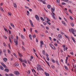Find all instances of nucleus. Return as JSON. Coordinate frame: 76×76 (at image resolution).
Here are the masks:
<instances>
[{
  "label": "nucleus",
  "mask_w": 76,
  "mask_h": 76,
  "mask_svg": "<svg viewBox=\"0 0 76 76\" xmlns=\"http://www.w3.org/2000/svg\"><path fill=\"white\" fill-rule=\"evenodd\" d=\"M40 48H42V45L40 44Z\"/></svg>",
  "instance_id": "13d9d810"
},
{
  "label": "nucleus",
  "mask_w": 76,
  "mask_h": 76,
  "mask_svg": "<svg viewBox=\"0 0 76 76\" xmlns=\"http://www.w3.org/2000/svg\"><path fill=\"white\" fill-rule=\"evenodd\" d=\"M51 15L53 16V19H55V14L53 12V13H51Z\"/></svg>",
  "instance_id": "39448f33"
},
{
  "label": "nucleus",
  "mask_w": 76,
  "mask_h": 76,
  "mask_svg": "<svg viewBox=\"0 0 76 76\" xmlns=\"http://www.w3.org/2000/svg\"><path fill=\"white\" fill-rule=\"evenodd\" d=\"M18 39H14V42L15 43V45H18Z\"/></svg>",
  "instance_id": "f257e3e1"
},
{
  "label": "nucleus",
  "mask_w": 76,
  "mask_h": 76,
  "mask_svg": "<svg viewBox=\"0 0 76 76\" xmlns=\"http://www.w3.org/2000/svg\"><path fill=\"white\" fill-rule=\"evenodd\" d=\"M0 9L2 12H4V10H3V9L2 8V7H0Z\"/></svg>",
  "instance_id": "a211bd4d"
},
{
  "label": "nucleus",
  "mask_w": 76,
  "mask_h": 76,
  "mask_svg": "<svg viewBox=\"0 0 76 76\" xmlns=\"http://www.w3.org/2000/svg\"><path fill=\"white\" fill-rule=\"evenodd\" d=\"M2 54V51H1V50H0V56Z\"/></svg>",
  "instance_id": "052dcab7"
},
{
  "label": "nucleus",
  "mask_w": 76,
  "mask_h": 76,
  "mask_svg": "<svg viewBox=\"0 0 76 76\" xmlns=\"http://www.w3.org/2000/svg\"><path fill=\"white\" fill-rule=\"evenodd\" d=\"M27 73H28V74H29V73H30V71L28 70Z\"/></svg>",
  "instance_id": "e2e57ef3"
},
{
  "label": "nucleus",
  "mask_w": 76,
  "mask_h": 76,
  "mask_svg": "<svg viewBox=\"0 0 76 76\" xmlns=\"http://www.w3.org/2000/svg\"><path fill=\"white\" fill-rule=\"evenodd\" d=\"M19 60L21 62L22 61V59L21 58H19Z\"/></svg>",
  "instance_id": "c756f323"
},
{
  "label": "nucleus",
  "mask_w": 76,
  "mask_h": 76,
  "mask_svg": "<svg viewBox=\"0 0 76 76\" xmlns=\"http://www.w3.org/2000/svg\"><path fill=\"white\" fill-rule=\"evenodd\" d=\"M35 31L37 34H38V31L37 30H35Z\"/></svg>",
  "instance_id": "8fccbe9b"
},
{
  "label": "nucleus",
  "mask_w": 76,
  "mask_h": 76,
  "mask_svg": "<svg viewBox=\"0 0 76 76\" xmlns=\"http://www.w3.org/2000/svg\"><path fill=\"white\" fill-rule=\"evenodd\" d=\"M71 26H72V27H73V26H74V23H71Z\"/></svg>",
  "instance_id": "6ab92c4d"
},
{
  "label": "nucleus",
  "mask_w": 76,
  "mask_h": 76,
  "mask_svg": "<svg viewBox=\"0 0 76 76\" xmlns=\"http://www.w3.org/2000/svg\"><path fill=\"white\" fill-rule=\"evenodd\" d=\"M14 74H15L16 75H20V73L18 71H15L14 72Z\"/></svg>",
  "instance_id": "f03ea898"
},
{
  "label": "nucleus",
  "mask_w": 76,
  "mask_h": 76,
  "mask_svg": "<svg viewBox=\"0 0 76 76\" xmlns=\"http://www.w3.org/2000/svg\"><path fill=\"white\" fill-rule=\"evenodd\" d=\"M3 60L5 61V62H6L7 60V59L6 58H3Z\"/></svg>",
  "instance_id": "1a4fd4ad"
},
{
  "label": "nucleus",
  "mask_w": 76,
  "mask_h": 76,
  "mask_svg": "<svg viewBox=\"0 0 76 76\" xmlns=\"http://www.w3.org/2000/svg\"><path fill=\"white\" fill-rule=\"evenodd\" d=\"M45 74L46 76H50V75L49 74L47 73L46 72H45Z\"/></svg>",
  "instance_id": "6e6552de"
},
{
  "label": "nucleus",
  "mask_w": 76,
  "mask_h": 76,
  "mask_svg": "<svg viewBox=\"0 0 76 76\" xmlns=\"http://www.w3.org/2000/svg\"><path fill=\"white\" fill-rule=\"evenodd\" d=\"M47 7L48 9H50L51 8V5L50 4L48 5Z\"/></svg>",
  "instance_id": "aec40b11"
},
{
  "label": "nucleus",
  "mask_w": 76,
  "mask_h": 76,
  "mask_svg": "<svg viewBox=\"0 0 76 76\" xmlns=\"http://www.w3.org/2000/svg\"><path fill=\"white\" fill-rule=\"evenodd\" d=\"M47 22H50V20L48 18H47Z\"/></svg>",
  "instance_id": "473e14b6"
},
{
  "label": "nucleus",
  "mask_w": 76,
  "mask_h": 76,
  "mask_svg": "<svg viewBox=\"0 0 76 76\" xmlns=\"http://www.w3.org/2000/svg\"><path fill=\"white\" fill-rule=\"evenodd\" d=\"M40 44H41L42 45H43L44 44V42H43V41H40Z\"/></svg>",
  "instance_id": "5701e85b"
},
{
  "label": "nucleus",
  "mask_w": 76,
  "mask_h": 76,
  "mask_svg": "<svg viewBox=\"0 0 76 76\" xmlns=\"http://www.w3.org/2000/svg\"><path fill=\"white\" fill-rule=\"evenodd\" d=\"M13 5L15 8H17V5H16V4L15 3H14L13 4Z\"/></svg>",
  "instance_id": "9d476101"
},
{
  "label": "nucleus",
  "mask_w": 76,
  "mask_h": 76,
  "mask_svg": "<svg viewBox=\"0 0 76 76\" xmlns=\"http://www.w3.org/2000/svg\"><path fill=\"white\" fill-rule=\"evenodd\" d=\"M69 18L70 19H71V20H73V18H72V17L71 16H69Z\"/></svg>",
  "instance_id": "49530a36"
},
{
  "label": "nucleus",
  "mask_w": 76,
  "mask_h": 76,
  "mask_svg": "<svg viewBox=\"0 0 76 76\" xmlns=\"http://www.w3.org/2000/svg\"><path fill=\"white\" fill-rule=\"evenodd\" d=\"M42 3L43 4H46V2H45L43 1H42Z\"/></svg>",
  "instance_id": "3c124183"
},
{
  "label": "nucleus",
  "mask_w": 76,
  "mask_h": 76,
  "mask_svg": "<svg viewBox=\"0 0 76 76\" xmlns=\"http://www.w3.org/2000/svg\"><path fill=\"white\" fill-rule=\"evenodd\" d=\"M3 37L5 39H7V37H6L5 36H4Z\"/></svg>",
  "instance_id": "c9c22d12"
},
{
  "label": "nucleus",
  "mask_w": 76,
  "mask_h": 76,
  "mask_svg": "<svg viewBox=\"0 0 76 76\" xmlns=\"http://www.w3.org/2000/svg\"><path fill=\"white\" fill-rule=\"evenodd\" d=\"M71 29L72 31L71 32H75L76 31V30H74V29L72 28H71Z\"/></svg>",
  "instance_id": "ddd939ff"
},
{
  "label": "nucleus",
  "mask_w": 76,
  "mask_h": 76,
  "mask_svg": "<svg viewBox=\"0 0 76 76\" xmlns=\"http://www.w3.org/2000/svg\"><path fill=\"white\" fill-rule=\"evenodd\" d=\"M47 60H48V61H49V60H50V58H49L48 57H47Z\"/></svg>",
  "instance_id": "774afa93"
},
{
  "label": "nucleus",
  "mask_w": 76,
  "mask_h": 76,
  "mask_svg": "<svg viewBox=\"0 0 76 76\" xmlns=\"http://www.w3.org/2000/svg\"><path fill=\"white\" fill-rule=\"evenodd\" d=\"M0 69L2 70H4V68H3V67L1 66H0Z\"/></svg>",
  "instance_id": "2eb2a0df"
},
{
  "label": "nucleus",
  "mask_w": 76,
  "mask_h": 76,
  "mask_svg": "<svg viewBox=\"0 0 76 76\" xmlns=\"http://www.w3.org/2000/svg\"><path fill=\"white\" fill-rule=\"evenodd\" d=\"M47 23L48 24V25H51V23H50V22H47Z\"/></svg>",
  "instance_id": "79ce46f5"
},
{
  "label": "nucleus",
  "mask_w": 76,
  "mask_h": 76,
  "mask_svg": "<svg viewBox=\"0 0 76 76\" xmlns=\"http://www.w3.org/2000/svg\"><path fill=\"white\" fill-rule=\"evenodd\" d=\"M49 45L50 46V47H51V48L52 47H53V45L51 44H50Z\"/></svg>",
  "instance_id": "ea45409f"
},
{
  "label": "nucleus",
  "mask_w": 76,
  "mask_h": 76,
  "mask_svg": "<svg viewBox=\"0 0 76 76\" xmlns=\"http://www.w3.org/2000/svg\"><path fill=\"white\" fill-rule=\"evenodd\" d=\"M40 19L41 20H42L43 21H44V20H44V18H42V17L40 18Z\"/></svg>",
  "instance_id": "cd10ccee"
},
{
  "label": "nucleus",
  "mask_w": 76,
  "mask_h": 76,
  "mask_svg": "<svg viewBox=\"0 0 76 76\" xmlns=\"http://www.w3.org/2000/svg\"><path fill=\"white\" fill-rule=\"evenodd\" d=\"M64 67H65L66 70H68V68H67V66H65Z\"/></svg>",
  "instance_id": "393cba45"
},
{
  "label": "nucleus",
  "mask_w": 76,
  "mask_h": 76,
  "mask_svg": "<svg viewBox=\"0 0 76 76\" xmlns=\"http://www.w3.org/2000/svg\"><path fill=\"white\" fill-rule=\"evenodd\" d=\"M29 22H30L31 24V23H32V21L31 20H29Z\"/></svg>",
  "instance_id": "5fc2aeb1"
},
{
  "label": "nucleus",
  "mask_w": 76,
  "mask_h": 76,
  "mask_svg": "<svg viewBox=\"0 0 76 76\" xmlns=\"http://www.w3.org/2000/svg\"><path fill=\"white\" fill-rule=\"evenodd\" d=\"M58 38H60V39H61V38L62 37V35L61 34H58Z\"/></svg>",
  "instance_id": "423d86ee"
},
{
  "label": "nucleus",
  "mask_w": 76,
  "mask_h": 76,
  "mask_svg": "<svg viewBox=\"0 0 76 76\" xmlns=\"http://www.w3.org/2000/svg\"><path fill=\"white\" fill-rule=\"evenodd\" d=\"M9 39L10 40V42L11 43V44H12V40L11 39V38H10V36H9Z\"/></svg>",
  "instance_id": "f3484780"
},
{
  "label": "nucleus",
  "mask_w": 76,
  "mask_h": 76,
  "mask_svg": "<svg viewBox=\"0 0 76 76\" xmlns=\"http://www.w3.org/2000/svg\"><path fill=\"white\" fill-rule=\"evenodd\" d=\"M37 66L38 67V68L39 69L41 67V65H40L39 64H38L37 65Z\"/></svg>",
  "instance_id": "72a5a7b5"
},
{
  "label": "nucleus",
  "mask_w": 76,
  "mask_h": 76,
  "mask_svg": "<svg viewBox=\"0 0 76 76\" xmlns=\"http://www.w3.org/2000/svg\"><path fill=\"white\" fill-rule=\"evenodd\" d=\"M18 53V55H19V56H20V57H22V55H21V54L20 53Z\"/></svg>",
  "instance_id": "4c0bfd02"
},
{
  "label": "nucleus",
  "mask_w": 76,
  "mask_h": 76,
  "mask_svg": "<svg viewBox=\"0 0 76 76\" xmlns=\"http://www.w3.org/2000/svg\"><path fill=\"white\" fill-rule=\"evenodd\" d=\"M33 38H35V37H36V35H35V34H34L33 35Z\"/></svg>",
  "instance_id": "603ef678"
},
{
  "label": "nucleus",
  "mask_w": 76,
  "mask_h": 76,
  "mask_svg": "<svg viewBox=\"0 0 76 76\" xmlns=\"http://www.w3.org/2000/svg\"><path fill=\"white\" fill-rule=\"evenodd\" d=\"M37 70L38 71H39V70H42V71L43 70V69L42 68H41V67L39 68L38 67H37Z\"/></svg>",
  "instance_id": "7ed1b4c3"
},
{
  "label": "nucleus",
  "mask_w": 76,
  "mask_h": 76,
  "mask_svg": "<svg viewBox=\"0 0 76 76\" xmlns=\"http://www.w3.org/2000/svg\"><path fill=\"white\" fill-rule=\"evenodd\" d=\"M42 52H43V54H44H44H45V51H44V50H43V51H42Z\"/></svg>",
  "instance_id": "4d7b16f0"
},
{
  "label": "nucleus",
  "mask_w": 76,
  "mask_h": 76,
  "mask_svg": "<svg viewBox=\"0 0 76 76\" xmlns=\"http://www.w3.org/2000/svg\"><path fill=\"white\" fill-rule=\"evenodd\" d=\"M72 40L74 41V42H76V41H75V39H74V38H72Z\"/></svg>",
  "instance_id": "a18cd8bd"
},
{
  "label": "nucleus",
  "mask_w": 76,
  "mask_h": 76,
  "mask_svg": "<svg viewBox=\"0 0 76 76\" xmlns=\"http://www.w3.org/2000/svg\"><path fill=\"white\" fill-rule=\"evenodd\" d=\"M31 24V26H32V27H34V25L33 24V23H32Z\"/></svg>",
  "instance_id": "680f3d73"
},
{
  "label": "nucleus",
  "mask_w": 76,
  "mask_h": 76,
  "mask_svg": "<svg viewBox=\"0 0 76 76\" xmlns=\"http://www.w3.org/2000/svg\"><path fill=\"white\" fill-rule=\"evenodd\" d=\"M8 14L10 16H11L12 15V13L11 12H8Z\"/></svg>",
  "instance_id": "a878e982"
},
{
  "label": "nucleus",
  "mask_w": 76,
  "mask_h": 76,
  "mask_svg": "<svg viewBox=\"0 0 76 76\" xmlns=\"http://www.w3.org/2000/svg\"><path fill=\"white\" fill-rule=\"evenodd\" d=\"M21 37L22 38V39H25V38L24 37V36H23V35H22V34L21 35Z\"/></svg>",
  "instance_id": "b1692460"
},
{
  "label": "nucleus",
  "mask_w": 76,
  "mask_h": 76,
  "mask_svg": "<svg viewBox=\"0 0 76 76\" xmlns=\"http://www.w3.org/2000/svg\"><path fill=\"white\" fill-rule=\"evenodd\" d=\"M10 76H13V74H12L11 73V74H10Z\"/></svg>",
  "instance_id": "6e6d98bb"
},
{
  "label": "nucleus",
  "mask_w": 76,
  "mask_h": 76,
  "mask_svg": "<svg viewBox=\"0 0 76 76\" xmlns=\"http://www.w3.org/2000/svg\"><path fill=\"white\" fill-rule=\"evenodd\" d=\"M22 64L24 67H26V65L24 63H23Z\"/></svg>",
  "instance_id": "de8ad7c7"
},
{
  "label": "nucleus",
  "mask_w": 76,
  "mask_h": 76,
  "mask_svg": "<svg viewBox=\"0 0 76 76\" xmlns=\"http://www.w3.org/2000/svg\"><path fill=\"white\" fill-rule=\"evenodd\" d=\"M69 12H70L71 13H72V10H71L69 9Z\"/></svg>",
  "instance_id": "bf43d9fd"
},
{
  "label": "nucleus",
  "mask_w": 76,
  "mask_h": 76,
  "mask_svg": "<svg viewBox=\"0 0 76 76\" xmlns=\"http://www.w3.org/2000/svg\"><path fill=\"white\" fill-rule=\"evenodd\" d=\"M8 46L9 47L10 49H11V48H10V44H8Z\"/></svg>",
  "instance_id": "864d4df0"
},
{
  "label": "nucleus",
  "mask_w": 76,
  "mask_h": 76,
  "mask_svg": "<svg viewBox=\"0 0 76 76\" xmlns=\"http://www.w3.org/2000/svg\"><path fill=\"white\" fill-rule=\"evenodd\" d=\"M15 66H19V64L18 63H16L15 64Z\"/></svg>",
  "instance_id": "c85d7f7f"
},
{
  "label": "nucleus",
  "mask_w": 76,
  "mask_h": 76,
  "mask_svg": "<svg viewBox=\"0 0 76 76\" xmlns=\"http://www.w3.org/2000/svg\"><path fill=\"white\" fill-rule=\"evenodd\" d=\"M28 9L30 12H32V9Z\"/></svg>",
  "instance_id": "0e129e2a"
},
{
  "label": "nucleus",
  "mask_w": 76,
  "mask_h": 76,
  "mask_svg": "<svg viewBox=\"0 0 76 76\" xmlns=\"http://www.w3.org/2000/svg\"><path fill=\"white\" fill-rule=\"evenodd\" d=\"M62 23H63V24L64 25V26H66V23H65V22L63 21H62Z\"/></svg>",
  "instance_id": "9b49d317"
},
{
  "label": "nucleus",
  "mask_w": 76,
  "mask_h": 76,
  "mask_svg": "<svg viewBox=\"0 0 76 76\" xmlns=\"http://www.w3.org/2000/svg\"><path fill=\"white\" fill-rule=\"evenodd\" d=\"M62 5H66V4L64 2H62Z\"/></svg>",
  "instance_id": "e433bc0d"
},
{
  "label": "nucleus",
  "mask_w": 76,
  "mask_h": 76,
  "mask_svg": "<svg viewBox=\"0 0 76 76\" xmlns=\"http://www.w3.org/2000/svg\"><path fill=\"white\" fill-rule=\"evenodd\" d=\"M11 37L12 39H13V35H11Z\"/></svg>",
  "instance_id": "09e8293b"
},
{
  "label": "nucleus",
  "mask_w": 76,
  "mask_h": 76,
  "mask_svg": "<svg viewBox=\"0 0 76 76\" xmlns=\"http://www.w3.org/2000/svg\"><path fill=\"white\" fill-rule=\"evenodd\" d=\"M35 16L36 19H37V20L38 21L39 20V17H38V15H35Z\"/></svg>",
  "instance_id": "20e7f679"
},
{
  "label": "nucleus",
  "mask_w": 76,
  "mask_h": 76,
  "mask_svg": "<svg viewBox=\"0 0 76 76\" xmlns=\"http://www.w3.org/2000/svg\"><path fill=\"white\" fill-rule=\"evenodd\" d=\"M56 62L57 63V64H58V65H60V64H59V62H58V61H56Z\"/></svg>",
  "instance_id": "37998d69"
},
{
  "label": "nucleus",
  "mask_w": 76,
  "mask_h": 76,
  "mask_svg": "<svg viewBox=\"0 0 76 76\" xmlns=\"http://www.w3.org/2000/svg\"><path fill=\"white\" fill-rule=\"evenodd\" d=\"M3 44H4V46H5V47H6V44H5V43L4 42Z\"/></svg>",
  "instance_id": "69168bd1"
},
{
  "label": "nucleus",
  "mask_w": 76,
  "mask_h": 76,
  "mask_svg": "<svg viewBox=\"0 0 76 76\" xmlns=\"http://www.w3.org/2000/svg\"><path fill=\"white\" fill-rule=\"evenodd\" d=\"M22 48H23V49L24 50V51H25V48H24L23 46H22Z\"/></svg>",
  "instance_id": "a19ab883"
},
{
  "label": "nucleus",
  "mask_w": 76,
  "mask_h": 76,
  "mask_svg": "<svg viewBox=\"0 0 76 76\" xmlns=\"http://www.w3.org/2000/svg\"><path fill=\"white\" fill-rule=\"evenodd\" d=\"M10 25H11V26H12L13 28H15V26L14 25H13V24H12V23H10Z\"/></svg>",
  "instance_id": "412c9836"
},
{
  "label": "nucleus",
  "mask_w": 76,
  "mask_h": 76,
  "mask_svg": "<svg viewBox=\"0 0 76 76\" xmlns=\"http://www.w3.org/2000/svg\"><path fill=\"white\" fill-rule=\"evenodd\" d=\"M29 38L30 39H31V40H32V35H31V34L29 35Z\"/></svg>",
  "instance_id": "dca6fc26"
},
{
  "label": "nucleus",
  "mask_w": 76,
  "mask_h": 76,
  "mask_svg": "<svg viewBox=\"0 0 76 76\" xmlns=\"http://www.w3.org/2000/svg\"><path fill=\"white\" fill-rule=\"evenodd\" d=\"M64 36H65V37L66 38H68V39H69V37L67 36L66 35H65Z\"/></svg>",
  "instance_id": "2f4dec72"
},
{
  "label": "nucleus",
  "mask_w": 76,
  "mask_h": 76,
  "mask_svg": "<svg viewBox=\"0 0 76 76\" xmlns=\"http://www.w3.org/2000/svg\"><path fill=\"white\" fill-rule=\"evenodd\" d=\"M7 51L8 53L10 54V50H9V49H8Z\"/></svg>",
  "instance_id": "58836bf2"
},
{
  "label": "nucleus",
  "mask_w": 76,
  "mask_h": 76,
  "mask_svg": "<svg viewBox=\"0 0 76 76\" xmlns=\"http://www.w3.org/2000/svg\"><path fill=\"white\" fill-rule=\"evenodd\" d=\"M1 64H2V66H3V67H6V66L5 65V64L3 63V62H2L1 63Z\"/></svg>",
  "instance_id": "f8f14e48"
},
{
  "label": "nucleus",
  "mask_w": 76,
  "mask_h": 76,
  "mask_svg": "<svg viewBox=\"0 0 76 76\" xmlns=\"http://www.w3.org/2000/svg\"><path fill=\"white\" fill-rule=\"evenodd\" d=\"M65 2H67L69 1V0H63Z\"/></svg>",
  "instance_id": "c03bdc74"
},
{
  "label": "nucleus",
  "mask_w": 76,
  "mask_h": 76,
  "mask_svg": "<svg viewBox=\"0 0 76 76\" xmlns=\"http://www.w3.org/2000/svg\"><path fill=\"white\" fill-rule=\"evenodd\" d=\"M46 56L47 57H48V54H46Z\"/></svg>",
  "instance_id": "338daca9"
},
{
  "label": "nucleus",
  "mask_w": 76,
  "mask_h": 76,
  "mask_svg": "<svg viewBox=\"0 0 76 76\" xmlns=\"http://www.w3.org/2000/svg\"><path fill=\"white\" fill-rule=\"evenodd\" d=\"M51 48H52V49H53V50H56V48H55L54 46V45Z\"/></svg>",
  "instance_id": "4be33fe9"
},
{
  "label": "nucleus",
  "mask_w": 76,
  "mask_h": 76,
  "mask_svg": "<svg viewBox=\"0 0 76 76\" xmlns=\"http://www.w3.org/2000/svg\"><path fill=\"white\" fill-rule=\"evenodd\" d=\"M52 62H53V63H56V61L54 60L53 59H52Z\"/></svg>",
  "instance_id": "bb28decb"
},
{
  "label": "nucleus",
  "mask_w": 76,
  "mask_h": 76,
  "mask_svg": "<svg viewBox=\"0 0 76 76\" xmlns=\"http://www.w3.org/2000/svg\"><path fill=\"white\" fill-rule=\"evenodd\" d=\"M45 61L47 63V64H48V65L49 66V67H50V65L49 64V63L48 62H47V61H46V60H45Z\"/></svg>",
  "instance_id": "f704fd0d"
},
{
  "label": "nucleus",
  "mask_w": 76,
  "mask_h": 76,
  "mask_svg": "<svg viewBox=\"0 0 76 76\" xmlns=\"http://www.w3.org/2000/svg\"><path fill=\"white\" fill-rule=\"evenodd\" d=\"M25 8H26V9H29V7L26 6H25Z\"/></svg>",
  "instance_id": "7c9ffc66"
},
{
  "label": "nucleus",
  "mask_w": 76,
  "mask_h": 76,
  "mask_svg": "<svg viewBox=\"0 0 76 76\" xmlns=\"http://www.w3.org/2000/svg\"><path fill=\"white\" fill-rule=\"evenodd\" d=\"M4 71L6 72H8L9 71V70L7 69H4Z\"/></svg>",
  "instance_id": "4468645a"
},
{
  "label": "nucleus",
  "mask_w": 76,
  "mask_h": 76,
  "mask_svg": "<svg viewBox=\"0 0 76 76\" xmlns=\"http://www.w3.org/2000/svg\"><path fill=\"white\" fill-rule=\"evenodd\" d=\"M51 10L53 13V12H54V11H55V8H54V7H53V8H51Z\"/></svg>",
  "instance_id": "0eeeda50"
}]
</instances>
